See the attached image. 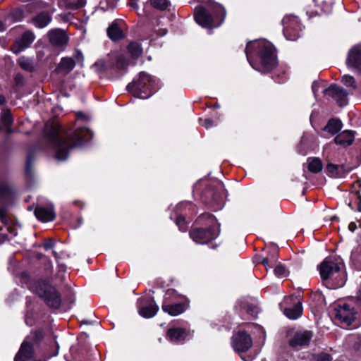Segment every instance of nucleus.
<instances>
[{"instance_id":"f257e3e1","label":"nucleus","mask_w":361,"mask_h":361,"mask_svg":"<svg viewBox=\"0 0 361 361\" xmlns=\"http://www.w3.org/2000/svg\"><path fill=\"white\" fill-rule=\"evenodd\" d=\"M44 132L55 151L56 158L60 161L66 160L72 149L81 147L92 137V132L87 128L67 130L59 124L47 125Z\"/></svg>"},{"instance_id":"f03ea898","label":"nucleus","mask_w":361,"mask_h":361,"mask_svg":"<svg viewBox=\"0 0 361 361\" xmlns=\"http://www.w3.org/2000/svg\"><path fill=\"white\" fill-rule=\"evenodd\" d=\"M245 52L251 66L259 71L269 72L276 66L275 49L268 42H249Z\"/></svg>"},{"instance_id":"7ed1b4c3","label":"nucleus","mask_w":361,"mask_h":361,"mask_svg":"<svg viewBox=\"0 0 361 361\" xmlns=\"http://www.w3.org/2000/svg\"><path fill=\"white\" fill-rule=\"evenodd\" d=\"M343 267L341 259L336 257H326L319 267L323 281L330 283L332 288L343 286L345 283Z\"/></svg>"},{"instance_id":"20e7f679","label":"nucleus","mask_w":361,"mask_h":361,"mask_svg":"<svg viewBox=\"0 0 361 361\" xmlns=\"http://www.w3.org/2000/svg\"><path fill=\"white\" fill-rule=\"evenodd\" d=\"M213 10L216 16L215 19L212 17L203 6H197L194 11L195 21L199 25L206 28L211 29L219 27L225 18L226 11L224 8L219 4H214L213 5Z\"/></svg>"},{"instance_id":"39448f33","label":"nucleus","mask_w":361,"mask_h":361,"mask_svg":"<svg viewBox=\"0 0 361 361\" xmlns=\"http://www.w3.org/2000/svg\"><path fill=\"white\" fill-rule=\"evenodd\" d=\"M153 86L152 78L146 73H140L137 78L128 85L127 88L135 97L147 99L152 94Z\"/></svg>"},{"instance_id":"423d86ee","label":"nucleus","mask_w":361,"mask_h":361,"mask_svg":"<svg viewBox=\"0 0 361 361\" xmlns=\"http://www.w3.org/2000/svg\"><path fill=\"white\" fill-rule=\"evenodd\" d=\"M32 288L45 301L48 306L56 309L60 307L61 298L55 287L44 281H40L35 283Z\"/></svg>"},{"instance_id":"0eeeda50","label":"nucleus","mask_w":361,"mask_h":361,"mask_svg":"<svg viewBox=\"0 0 361 361\" xmlns=\"http://www.w3.org/2000/svg\"><path fill=\"white\" fill-rule=\"evenodd\" d=\"M357 317V312L349 304H341L335 309V318L343 326H357L359 324V322L356 321Z\"/></svg>"},{"instance_id":"6e6552de","label":"nucleus","mask_w":361,"mask_h":361,"mask_svg":"<svg viewBox=\"0 0 361 361\" xmlns=\"http://www.w3.org/2000/svg\"><path fill=\"white\" fill-rule=\"evenodd\" d=\"M231 345L238 353L247 351L252 345V339L250 334L244 331H238L231 338Z\"/></svg>"},{"instance_id":"1a4fd4ad","label":"nucleus","mask_w":361,"mask_h":361,"mask_svg":"<svg viewBox=\"0 0 361 361\" xmlns=\"http://www.w3.org/2000/svg\"><path fill=\"white\" fill-rule=\"evenodd\" d=\"M283 25V33L288 40H295L300 36L301 25L297 17L286 16L282 20Z\"/></svg>"},{"instance_id":"9d476101","label":"nucleus","mask_w":361,"mask_h":361,"mask_svg":"<svg viewBox=\"0 0 361 361\" xmlns=\"http://www.w3.org/2000/svg\"><path fill=\"white\" fill-rule=\"evenodd\" d=\"M219 235L212 227L207 228H194L190 231V238L197 243H207L216 238Z\"/></svg>"},{"instance_id":"9b49d317","label":"nucleus","mask_w":361,"mask_h":361,"mask_svg":"<svg viewBox=\"0 0 361 361\" xmlns=\"http://www.w3.org/2000/svg\"><path fill=\"white\" fill-rule=\"evenodd\" d=\"M289 345L293 348L307 346L314 336L312 331L302 329L289 334Z\"/></svg>"},{"instance_id":"f8f14e48","label":"nucleus","mask_w":361,"mask_h":361,"mask_svg":"<svg viewBox=\"0 0 361 361\" xmlns=\"http://www.w3.org/2000/svg\"><path fill=\"white\" fill-rule=\"evenodd\" d=\"M77 63L80 64V66H82L83 63V55L79 51H77L73 57L62 58L56 71L57 72L63 71L65 74H68L75 68Z\"/></svg>"},{"instance_id":"ddd939ff","label":"nucleus","mask_w":361,"mask_h":361,"mask_svg":"<svg viewBox=\"0 0 361 361\" xmlns=\"http://www.w3.org/2000/svg\"><path fill=\"white\" fill-rule=\"evenodd\" d=\"M173 293V290H168L164 296L163 304L161 306L162 310L168 313L171 316H178L183 313L187 308L186 302L170 303L169 295Z\"/></svg>"},{"instance_id":"4468645a","label":"nucleus","mask_w":361,"mask_h":361,"mask_svg":"<svg viewBox=\"0 0 361 361\" xmlns=\"http://www.w3.org/2000/svg\"><path fill=\"white\" fill-rule=\"evenodd\" d=\"M324 92L331 97L340 106L348 104V94L346 90L337 85L333 84L324 90Z\"/></svg>"},{"instance_id":"2eb2a0df","label":"nucleus","mask_w":361,"mask_h":361,"mask_svg":"<svg viewBox=\"0 0 361 361\" xmlns=\"http://www.w3.org/2000/svg\"><path fill=\"white\" fill-rule=\"evenodd\" d=\"M139 302V314L143 317H153L159 310V307L152 298L140 299Z\"/></svg>"},{"instance_id":"dca6fc26","label":"nucleus","mask_w":361,"mask_h":361,"mask_svg":"<svg viewBox=\"0 0 361 361\" xmlns=\"http://www.w3.org/2000/svg\"><path fill=\"white\" fill-rule=\"evenodd\" d=\"M346 65L350 68L361 71V44H356L349 50Z\"/></svg>"},{"instance_id":"f3484780","label":"nucleus","mask_w":361,"mask_h":361,"mask_svg":"<svg viewBox=\"0 0 361 361\" xmlns=\"http://www.w3.org/2000/svg\"><path fill=\"white\" fill-rule=\"evenodd\" d=\"M35 35L30 31L25 32L22 36L18 39L11 50L15 54L21 52L25 49L27 48L34 41Z\"/></svg>"},{"instance_id":"a211bd4d","label":"nucleus","mask_w":361,"mask_h":361,"mask_svg":"<svg viewBox=\"0 0 361 361\" xmlns=\"http://www.w3.org/2000/svg\"><path fill=\"white\" fill-rule=\"evenodd\" d=\"M47 35L50 43L54 46L64 47L68 43V37L63 30H51L49 31Z\"/></svg>"},{"instance_id":"6ab92c4d","label":"nucleus","mask_w":361,"mask_h":361,"mask_svg":"<svg viewBox=\"0 0 361 361\" xmlns=\"http://www.w3.org/2000/svg\"><path fill=\"white\" fill-rule=\"evenodd\" d=\"M36 217L43 221H51L55 219V213L52 205L37 206L35 210Z\"/></svg>"},{"instance_id":"aec40b11","label":"nucleus","mask_w":361,"mask_h":361,"mask_svg":"<svg viewBox=\"0 0 361 361\" xmlns=\"http://www.w3.org/2000/svg\"><path fill=\"white\" fill-rule=\"evenodd\" d=\"M334 142L341 147H346L354 141V134L351 130H344L337 135L334 138Z\"/></svg>"},{"instance_id":"412c9836","label":"nucleus","mask_w":361,"mask_h":361,"mask_svg":"<svg viewBox=\"0 0 361 361\" xmlns=\"http://www.w3.org/2000/svg\"><path fill=\"white\" fill-rule=\"evenodd\" d=\"M166 336L171 342L179 343L185 339L188 332L184 329L171 328L167 331Z\"/></svg>"},{"instance_id":"4be33fe9","label":"nucleus","mask_w":361,"mask_h":361,"mask_svg":"<svg viewBox=\"0 0 361 361\" xmlns=\"http://www.w3.org/2000/svg\"><path fill=\"white\" fill-rule=\"evenodd\" d=\"M51 13L48 11H42L35 16L32 19V22L35 27L43 28L48 25V24L51 21Z\"/></svg>"},{"instance_id":"5701e85b","label":"nucleus","mask_w":361,"mask_h":361,"mask_svg":"<svg viewBox=\"0 0 361 361\" xmlns=\"http://www.w3.org/2000/svg\"><path fill=\"white\" fill-rule=\"evenodd\" d=\"M109 37L113 41H118L124 38L125 35L122 30L116 23H113L107 29Z\"/></svg>"},{"instance_id":"b1692460","label":"nucleus","mask_w":361,"mask_h":361,"mask_svg":"<svg viewBox=\"0 0 361 361\" xmlns=\"http://www.w3.org/2000/svg\"><path fill=\"white\" fill-rule=\"evenodd\" d=\"M342 122L337 118H331L324 128V130L331 135L336 134L342 128Z\"/></svg>"},{"instance_id":"393cba45","label":"nucleus","mask_w":361,"mask_h":361,"mask_svg":"<svg viewBox=\"0 0 361 361\" xmlns=\"http://www.w3.org/2000/svg\"><path fill=\"white\" fill-rule=\"evenodd\" d=\"M302 312V305L298 302L293 307L286 308L284 310L285 315L290 319H296L301 316Z\"/></svg>"},{"instance_id":"a878e982","label":"nucleus","mask_w":361,"mask_h":361,"mask_svg":"<svg viewBox=\"0 0 361 361\" xmlns=\"http://www.w3.org/2000/svg\"><path fill=\"white\" fill-rule=\"evenodd\" d=\"M18 64L24 71L32 73L35 69V65L33 60L26 56H20L18 59Z\"/></svg>"},{"instance_id":"bb28decb","label":"nucleus","mask_w":361,"mask_h":361,"mask_svg":"<svg viewBox=\"0 0 361 361\" xmlns=\"http://www.w3.org/2000/svg\"><path fill=\"white\" fill-rule=\"evenodd\" d=\"M323 164L319 158H309L308 159V170L314 173H319L322 171Z\"/></svg>"},{"instance_id":"cd10ccee","label":"nucleus","mask_w":361,"mask_h":361,"mask_svg":"<svg viewBox=\"0 0 361 361\" xmlns=\"http://www.w3.org/2000/svg\"><path fill=\"white\" fill-rule=\"evenodd\" d=\"M326 171L331 176L338 177L343 174L344 168L342 165L328 164L326 166Z\"/></svg>"},{"instance_id":"c85d7f7f","label":"nucleus","mask_w":361,"mask_h":361,"mask_svg":"<svg viewBox=\"0 0 361 361\" xmlns=\"http://www.w3.org/2000/svg\"><path fill=\"white\" fill-rule=\"evenodd\" d=\"M240 307L254 318L257 317V314L259 312V307L257 306L253 305L247 302H242L240 303Z\"/></svg>"},{"instance_id":"c756f323","label":"nucleus","mask_w":361,"mask_h":361,"mask_svg":"<svg viewBox=\"0 0 361 361\" xmlns=\"http://www.w3.org/2000/svg\"><path fill=\"white\" fill-rule=\"evenodd\" d=\"M128 52L133 58H138L142 53V49L140 44L137 42H130L128 47Z\"/></svg>"},{"instance_id":"7c9ffc66","label":"nucleus","mask_w":361,"mask_h":361,"mask_svg":"<svg viewBox=\"0 0 361 361\" xmlns=\"http://www.w3.org/2000/svg\"><path fill=\"white\" fill-rule=\"evenodd\" d=\"M1 121L4 125L6 127V132L8 133H11L12 130L11 128V126L13 123V118L8 111H4L2 112Z\"/></svg>"},{"instance_id":"2f4dec72","label":"nucleus","mask_w":361,"mask_h":361,"mask_svg":"<svg viewBox=\"0 0 361 361\" xmlns=\"http://www.w3.org/2000/svg\"><path fill=\"white\" fill-rule=\"evenodd\" d=\"M151 5L160 11L166 10L170 6V2L168 0H150Z\"/></svg>"},{"instance_id":"473e14b6","label":"nucleus","mask_w":361,"mask_h":361,"mask_svg":"<svg viewBox=\"0 0 361 361\" xmlns=\"http://www.w3.org/2000/svg\"><path fill=\"white\" fill-rule=\"evenodd\" d=\"M341 82L347 87L357 88L355 79L350 75H344L342 77Z\"/></svg>"},{"instance_id":"72a5a7b5","label":"nucleus","mask_w":361,"mask_h":361,"mask_svg":"<svg viewBox=\"0 0 361 361\" xmlns=\"http://www.w3.org/2000/svg\"><path fill=\"white\" fill-rule=\"evenodd\" d=\"M116 63L115 66L117 68L123 69L126 68L128 63L126 57L122 54H117L115 56Z\"/></svg>"},{"instance_id":"f704fd0d","label":"nucleus","mask_w":361,"mask_h":361,"mask_svg":"<svg viewBox=\"0 0 361 361\" xmlns=\"http://www.w3.org/2000/svg\"><path fill=\"white\" fill-rule=\"evenodd\" d=\"M274 273L278 277L284 278L288 276V271L286 267L282 264H278L274 269Z\"/></svg>"},{"instance_id":"c9c22d12","label":"nucleus","mask_w":361,"mask_h":361,"mask_svg":"<svg viewBox=\"0 0 361 361\" xmlns=\"http://www.w3.org/2000/svg\"><path fill=\"white\" fill-rule=\"evenodd\" d=\"M350 259L355 265L361 268V252L360 251L354 249L351 253Z\"/></svg>"},{"instance_id":"e433bc0d","label":"nucleus","mask_w":361,"mask_h":361,"mask_svg":"<svg viewBox=\"0 0 361 361\" xmlns=\"http://www.w3.org/2000/svg\"><path fill=\"white\" fill-rule=\"evenodd\" d=\"M352 198L357 205V210L361 212V189L352 192Z\"/></svg>"},{"instance_id":"4c0bfd02","label":"nucleus","mask_w":361,"mask_h":361,"mask_svg":"<svg viewBox=\"0 0 361 361\" xmlns=\"http://www.w3.org/2000/svg\"><path fill=\"white\" fill-rule=\"evenodd\" d=\"M199 121L200 125L207 129L215 126L214 121L210 118H200Z\"/></svg>"},{"instance_id":"58836bf2","label":"nucleus","mask_w":361,"mask_h":361,"mask_svg":"<svg viewBox=\"0 0 361 361\" xmlns=\"http://www.w3.org/2000/svg\"><path fill=\"white\" fill-rule=\"evenodd\" d=\"M33 160L34 154L32 152H30L26 159V172L27 173H30L31 172V165Z\"/></svg>"},{"instance_id":"ea45409f","label":"nucleus","mask_w":361,"mask_h":361,"mask_svg":"<svg viewBox=\"0 0 361 361\" xmlns=\"http://www.w3.org/2000/svg\"><path fill=\"white\" fill-rule=\"evenodd\" d=\"M9 192V187L5 183H0V197L6 196Z\"/></svg>"},{"instance_id":"a19ab883","label":"nucleus","mask_w":361,"mask_h":361,"mask_svg":"<svg viewBox=\"0 0 361 361\" xmlns=\"http://www.w3.org/2000/svg\"><path fill=\"white\" fill-rule=\"evenodd\" d=\"M332 358L330 355L327 353H321L317 355L315 357V361H331Z\"/></svg>"},{"instance_id":"79ce46f5","label":"nucleus","mask_w":361,"mask_h":361,"mask_svg":"<svg viewBox=\"0 0 361 361\" xmlns=\"http://www.w3.org/2000/svg\"><path fill=\"white\" fill-rule=\"evenodd\" d=\"M54 244H55L54 240L52 238H49L45 240L43 246L45 250H48L53 248L54 246Z\"/></svg>"},{"instance_id":"37998d69","label":"nucleus","mask_w":361,"mask_h":361,"mask_svg":"<svg viewBox=\"0 0 361 361\" xmlns=\"http://www.w3.org/2000/svg\"><path fill=\"white\" fill-rule=\"evenodd\" d=\"M176 224L178 225V226L179 227V228L182 231L184 230V226H185V218L182 216H178L177 218H176Z\"/></svg>"},{"instance_id":"c03bdc74","label":"nucleus","mask_w":361,"mask_h":361,"mask_svg":"<svg viewBox=\"0 0 361 361\" xmlns=\"http://www.w3.org/2000/svg\"><path fill=\"white\" fill-rule=\"evenodd\" d=\"M85 5V0H78L77 3L70 4L69 8H79Z\"/></svg>"},{"instance_id":"a18cd8bd","label":"nucleus","mask_w":361,"mask_h":361,"mask_svg":"<svg viewBox=\"0 0 361 361\" xmlns=\"http://www.w3.org/2000/svg\"><path fill=\"white\" fill-rule=\"evenodd\" d=\"M361 226L360 222H350L348 225V230L351 232H354L355 230Z\"/></svg>"},{"instance_id":"49530a36","label":"nucleus","mask_w":361,"mask_h":361,"mask_svg":"<svg viewBox=\"0 0 361 361\" xmlns=\"http://www.w3.org/2000/svg\"><path fill=\"white\" fill-rule=\"evenodd\" d=\"M23 81H24V78L21 74L18 73L16 75L15 82H16V85H22L23 83Z\"/></svg>"},{"instance_id":"de8ad7c7","label":"nucleus","mask_w":361,"mask_h":361,"mask_svg":"<svg viewBox=\"0 0 361 361\" xmlns=\"http://www.w3.org/2000/svg\"><path fill=\"white\" fill-rule=\"evenodd\" d=\"M240 357L244 361H252L253 359L251 356H247V357H243V355H240Z\"/></svg>"},{"instance_id":"09e8293b","label":"nucleus","mask_w":361,"mask_h":361,"mask_svg":"<svg viewBox=\"0 0 361 361\" xmlns=\"http://www.w3.org/2000/svg\"><path fill=\"white\" fill-rule=\"evenodd\" d=\"M357 297L358 300H361V284H360V286L357 293Z\"/></svg>"},{"instance_id":"8fccbe9b","label":"nucleus","mask_w":361,"mask_h":361,"mask_svg":"<svg viewBox=\"0 0 361 361\" xmlns=\"http://www.w3.org/2000/svg\"><path fill=\"white\" fill-rule=\"evenodd\" d=\"M262 263L264 265H267L269 263V259L267 257H264L262 260Z\"/></svg>"},{"instance_id":"3c124183","label":"nucleus","mask_w":361,"mask_h":361,"mask_svg":"<svg viewBox=\"0 0 361 361\" xmlns=\"http://www.w3.org/2000/svg\"><path fill=\"white\" fill-rule=\"evenodd\" d=\"M76 116H77V117H78V118H83V117H84V114H83V113H82V112H81V111L78 112V113L76 114Z\"/></svg>"},{"instance_id":"603ef678","label":"nucleus","mask_w":361,"mask_h":361,"mask_svg":"<svg viewBox=\"0 0 361 361\" xmlns=\"http://www.w3.org/2000/svg\"><path fill=\"white\" fill-rule=\"evenodd\" d=\"M4 30H5L4 24L0 21V31H4Z\"/></svg>"},{"instance_id":"864d4df0","label":"nucleus","mask_w":361,"mask_h":361,"mask_svg":"<svg viewBox=\"0 0 361 361\" xmlns=\"http://www.w3.org/2000/svg\"><path fill=\"white\" fill-rule=\"evenodd\" d=\"M0 217L1 218L2 221L4 220V215L2 211H0Z\"/></svg>"},{"instance_id":"5fc2aeb1","label":"nucleus","mask_w":361,"mask_h":361,"mask_svg":"<svg viewBox=\"0 0 361 361\" xmlns=\"http://www.w3.org/2000/svg\"><path fill=\"white\" fill-rule=\"evenodd\" d=\"M4 97H2V96H1V95H0V104H2V103H4Z\"/></svg>"},{"instance_id":"6e6d98bb","label":"nucleus","mask_w":361,"mask_h":361,"mask_svg":"<svg viewBox=\"0 0 361 361\" xmlns=\"http://www.w3.org/2000/svg\"><path fill=\"white\" fill-rule=\"evenodd\" d=\"M53 255L55 257V258H58L59 257L58 253L56 251H53Z\"/></svg>"},{"instance_id":"4d7b16f0","label":"nucleus","mask_w":361,"mask_h":361,"mask_svg":"<svg viewBox=\"0 0 361 361\" xmlns=\"http://www.w3.org/2000/svg\"><path fill=\"white\" fill-rule=\"evenodd\" d=\"M355 250H357L361 252V244L357 248H355Z\"/></svg>"},{"instance_id":"13d9d810","label":"nucleus","mask_w":361,"mask_h":361,"mask_svg":"<svg viewBox=\"0 0 361 361\" xmlns=\"http://www.w3.org/2000/svg\"><path fill=\"white\" fill-rule=\"evenodd\" d=\"M349 206H350V207L353 208V206H352V203H351V202H350V203H349Z\"/></svg>"},{"instance_id":"bf43d9fd","label":"nucleus","mask_w":361,"mask_h":361,"mask_svg":"<svg viewBox=\"0 0 361 361\" xmlns=\"http://www.w3.org/2000/svg\"><path fill=\"white\" fill-rule=\"evenodd\" d=\"M207 216H208L210 218H212L213 216L212 215H209V214H207Z\"/></svg>"}]
</instances>
